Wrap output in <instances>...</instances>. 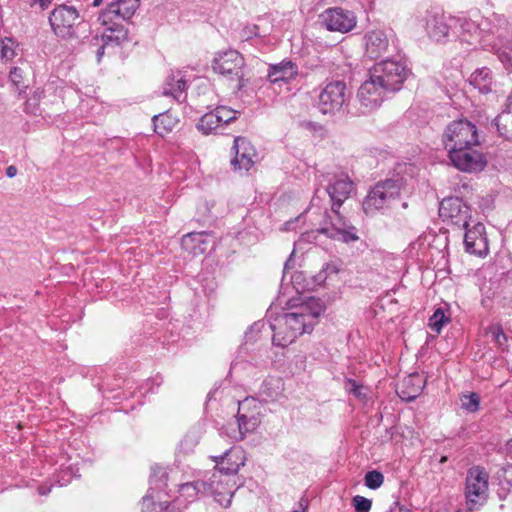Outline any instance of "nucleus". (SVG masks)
Here are the masks:
<instances>
[{"label":"nucleus","instance_id":"nucleus-19","mask_svg":"<svg viewBox=\"0 0 512 512\" xmlns=\"http://www.w3.org/2000/svg\"><path fill=\"white\" fill-rule=\"evenodd\" d=\"M322 23L329 31L346 33L355 27L356 18L352 12L334 7L327 9L322 14Z\"/></svg>","mask_w":512,"mask_h":512},{"label":"nucleus","instance_id":"nucleus-15","mask_svg":"<svg viewBox=\"0 0 512 512\" xmlns=\"http://www.w3.org/2000/svg\"><path fill=\"white\" fill-rule=\"evenodd\" d=\"M439 216L458 228H467L471 220V209L459 197L444 198L439 204Z\"/></svg>","mask_w":512,"mask_h":512},{"label":"nucleus","instance_id":"nucleus-25","mask_svg":"<svg viewBox=\"0 0 512 512\" xmlns=\"http://www.w3.org/2000/svg\"><path fill=\"white\" fill-rule=\"evenodd\" d=\"M298 74L297 65L291 60H283L278 64L270 65L267 71V80L272 84L288 83Z\"/></svg>","mask_w":512,"mask_h":512},{"label":"nucleus","instance_id":"nucleus-4","mask_svg":"<svg viewBox=\"0 0 512 512\" xmlns=\"http://www.w3.org/2000/svg\"><path fill=\"white\" fill-rule=\"evenodd\" d=\"M139 6L140 0H114L100 11L99 23L106 27V31L112 33L111 36L105 37L106 41H115L116 46L128 41L129 31L124 22L134 16Z\"/></svg>","mask_w":512,"mask_h":512},{"label":"nucleus","instance_id":"nucleus-63","mask_svg":"<svg viewBox=\"0 0 512 512\" xmlns=\"http://www.w3.org/2000/svg\"><path fill=\"white\" fill-rule=\"evenodd\" d=\"M148 500H150V496H149V495H145V496L143 497V502H146V501H148Z\"/></svg>","mask_w":512,"mask_h":512},{"label":"nucleus","instance_id":"nucleus-6","mask_svg":"<svg viewBox=\"0 0 512 512\" xmlns=\"http://www.w3.org/2000/svg\"><path fill=\"white\" fill-rule=\"evenodd\" d=\"M406 178L400 173L379 180L369 190L363 201V210L367 215L388 207L391 201L399 199L401 192L406 189Z\"/></svg>","mask_w":512,"mask_h":512},{"label":"nucleus","instance_id":"nucleus-35","mask_svg":"<svg viewBox=\"0 0 512 512\" xmlns=\"http://www.w3.org/2000/svg\"><path fill=\"white\" fill-rule=\"evenodd\" d=\"M485 334L490 335L492 337V340L500 347L503 348L507 345L508 338L506 334L503 331V328L501 324L494 323L489 325L485 329Z\"/></svg>","mask_w":512,"mask_h":512},{"label":"nucleus","instance_id":"nucleus-44","mask_svg":"<svg viewBox=\"0 0 512 512\" xmlns=\"http://www.w3.org/2000/svg\"><path fill=\"white\" fill-rule=\"evenodd\" d=\"M498 59L508 69H512V43L497 51Z\"/></svg>","mask_w":512,"mask_h":512},{"label":"nucleus","instance_id":"nucleus-26","mask_svg":"<svg viewBox=\"0 0 512 512\" xmlns=\"http://www.w3.org/2000/svg\"><path fill=\"white\" fill-rule=\"evenodd\" d=\"M208 232H190L181 239V247L193 256L204 254L209 246Z\"/></svg>","mask_w":512,"mask_h":512},{"label":"nucleus","instance_id":"nucleus-42","mask_svg":"<svg viewBox=\"0 0 512 512\" xmlns=\"http://www.w3.org/2000/svg\"><path fill=\"white\" fill-rule=\"evenodd\" d=\"M9 79L17 90L22 91L27 87L23 81V70L19 67H13L9 72Z\"/></svg>","mask_w":512,"mask_h":512},{"label":"nucleus","instance_id":"nucleus-64","mask_svg":"<svg viewBox=\"0 0 512 512\" xmlns=\"http://www.w3.org/2000/svg\"><path fill=\"white\" fill-rule=\"evenodd\" d=\"M158 472L161 473V477H166V472L162 471L161 469H159Z\"/></svg>","mask_w":512,"mask_h":512},{"label":"nucleus","instance_id":"nucleus-10","mask_svg":"<svg viewBox=\"0 0 512 512\" xmlns=\"http://www.w3.org/2000/svg\"><path fill=\"white\" fill-rule=\"evenodd\" d=\"M442 144L448 152L469 145H481V142L476 125L467 119H460L446 126L442 134Z\"/></svg>","mask_w":512,"mask_h":512},{"label":"nucleus","instance_id":"nucleus-40","mask_svg":"<svg viewBox=\"0 0 512 512\" xmlns=\"http://www.w3.org/2000/svg\"><path fill=\"white\" fill-rule=\"evenodd\" d=\"M461 401L462 408L468 412H476L479 409L480 397L475 392L464 395Z\"/></svg>","mask_w":512,"mask_h":512},{"label":"nucleus","instance_id":"nucleus-45","mask_svg":"<svg viewBox=\"0 0 512 512\" xmlns=\"http://www.w3.org/2000/svg\"><path fill=\"white\" fill-rule=\"evenodd\" d=\"M162 382L163 378L160 375H156L155 377L148 379L145 385L141 387V389L145 390L144 392H141V395H143L144 393H154V387L158 388L162 384Z\"/></svg>","mask_w":512,"mask_h":512},{"label":"nucleus","instance_id":"nucleus-60","mask_svg":"<svg viewBox=\"0 0 512 512\" xmlns=\"http://www.w3.org/2000/svg\"><path fill=\"white\" fill-rule=\"evenodd\" d=\"M216 392H217V389L210 391L207 395V400L210 401Z\"/></svg>","mask_w":512,"mask_h":512},{"label":"nucleus","instance_id":"nucleus-51","mask_svg":"<svg viewBox=\"0 0 512 512\" xmlns=\"http://www.w3.org/2000/svg\"><path fill=\"white\" fill-rule=\"evenodd\" d=\"M34 3H38L42 10H46L52 4V0H33Z\"/></svg>","mask_w":512,"mask_h":512},{"label":"nucleus","instance_id":"nucleus-54","mask_svg":"<svg viewBox=\"0 0 512 512\" xmlns=\"http://www.w3.org/2000/svg\"><path fill=\"white\" fill-rule=\"evenodd\" d=\"M503 503H501L499 505V510L500 511H505V510H509L512 512V505L510 506L508 501H502Z\"/></svg>","mask_w":512,"mask_h":512},{"label":"nucleus","instance_id":"nucleus-36","mask_svg":"<svg viewBox=\"0 0 512 512\" xmlns=\"http://www.w3.org/2000/svg\"><path fill=\"white\" fill-rule=\"evenodd\" d=\"M111 35H112L111 32H108L105 30V32L100 37L98 35H95L91 39V45L98 46V48L96 50V59H97L98 63L102 60V57L104 56L105 47L110 44L116 45L115 41H106L105 40L106 36H111Z\"/></svg>","mask_w":512,"mask_h":512},{"label":"nucleus","instance_id":"nucleus-9","mask_svg":"<svg viewBox=\"0 0 512 512\" xmlns=\"http://www.w3.org/2000/svg\"><path fill=\"white\" fill-rule=\"evenodd\" d=\"M212 69L229 82H235L233 88L241 90L244 87V58L234 50L228 49L217 52L212 60Z\"/></svg>","mask_w":512,"mask_h":512},{"label":"nucleus","instance_id":"nucleus-33","mask_svg":"<svg viewBox=\"0 0 512 512\" xmlns=\"http://www.w3.org/2000/svg\"><path fill=\"white\" fill-rule=\"evenodd\" d=\"M78 468H75L73 465H69L67 467H62L59 473L54 475V481L60 486L68 485L73 478L79 477Z\"/></svg>","mask_w":512,"mask_h":512},{"label":"nucleus","instance_id":"nucleus-39","mask_svg":"<svg viewBox=\"0 0 512 512\" xmlns=\"http://www.w3.org/2000/svg\"><path fill=\"white\" fill-rule=\"evenodd\" d=\"M201 490L205 491V481L187 482L180 485V491L188 497L196 496Z\"/></svg>","mask_w":512,"mask_h":512},{"label":"nucleus","instance_id":"nucleus-5","mask_svg":"<svg viewBox=\"0 0 512 512\" xmlns=\"http://www.w3.org/2000/svg\"><path fill=\"white\" fill-rule=\"evenodd\" d=\"M48 20L53 34L61 40H84L91 31L89 22L81 18L78 10L66 4L57 5Z\"/></svg>","mask_w":512,"mask_h":512},{"label":"nucleus","instance_id":"nucleus-56","mask_svg":"<svg viewBox=\"0 0 512 512\" xmlns=\"http://www.w3.org/2000/svg\"><path fill=\"white\" fill-rule=\"evenodd\" d=\"M122 395H123V397H124V398H127V397H128V396H127V392H126V391H123V392H118V393H116V394L112 395V396H111V398H113V399H115V400H117V399H122Z\"/></svg>","mask_w":512,"mask_h":512},{"label":"nucleus","instance_id":"nucleus-13","mask_svg":"<svg viewBox=\"0 0 512 512\" xmlns=\"http://www.w3.org/2000/svg\"><path fill=\"white\" fill-rule=\"evenodd\" d=\"M481 145H469L465 148L452 149L447 156L457 170L466 173H478L487 166V159L479 150Z\"/></svg>","mask_w":512,"mask_h":512},{"label":"nucleus","instance_id":"nucleus-14","mask_svg":"<svg viewBox=\"0 0 512 512\" xmlns=\"http://www.w3.org/2000/svg\"><path fill=\"white\" fill-rule=\"evenodd\" d=\"M457 34L463 40H481L491 30V22L484 18L478 11L471 15L461 14L456 16Z\"/></svg>","mask_w":512,"mask_h":512},{"label":"nucleus","instance_id":"nucleus-34","mask_svg":"<svg viewBox=\"0 0 512 512\" xmlns=\"http://www.w3.org/2000/svg\"><path fill=\"white\" fill-rule=\"evenodd\" d=\"M450 321V317L447 316L444 312V310L439 307L437 308L433 315L429 318V327L432 331L436 333H440L443 326Z\"/></svg>","mask_w":512,"mask_h":512},{"label":"nucleus","instance_id":"nucleus-1","mask_svg":"<svg viewBox=\"0 0 512 512\" xmlns=\"http://www.w3.org/2000/svg\"><path fill=\"white\" fill-rule=\"evenodd\" d=\"M289 304L293 311L279 313L278 308L271 305L265 318L258 321V333H271L274 346L286 347L299 336L311 333L325 311L322 301L314 297L300 305L292 301Z\"/></svg>","mask_w":512,"mask_h":512},{"label":"nucleus","instance_id":"nucleus-16","mask_svg":"<svg viewBox=\"0 0 512 512\" xmlns=\"http://www.w3.org/2000/svg\"><path fill=\"white\" fill-rule=\"evenodd\" d=\"M456 16L444 13L428 14L426 18V31L428 36L436 42H446L450 36L457 34Z\"/></svg>","mask_w":512,"mask_h":512},{"label":"nucleus","instance_id":"nucleus-22","mask_svg":"<svg viewBox=\"0 0 512 512\" xmlns=\"http://www.w3.org/2000/svg\"><path fill=\"white\" fill-rule=\"evenodd\" d=\"M211 458L216 463L215 472L223 474L224 477L234 476L240 466L244 464L242 451L237 447H231L222 455L212 456Z\"/></svg>","mask_w":512,"mask_h":512},{"label":"nucleus","instance_id":"nucleus-20","mask_svg":"<svg viewBox=\"0 0 512 512\" xmlns=\"http://www.w3.org/2000/svg\"><path fill=\"white\" fill-rule=\"evenodd\" d=\"M465 230L464 245L466 252L477 256H485L488 253V240L485 234V226L477 222L472 227L470 225Z\"/></svg>","mask_w":512,"mask_h":512},{"label":"nucleus","instance_id":"nucleus-21","mask_svg":"<svg viewBox=\"0 0 512 512\" xmlns=\"http://www.w3.org/2000/svg\"><path fill=\"white\" fill-rule=\"evenodd\" d=\"M365 55L376 60L390 52V39L384 30L375 29L364 35Z\"/></svg>","mask_w":512,"mask_h":512},{"label":"nucleus","instance_id":"nucleus-23","mask_svg":"<svg viewBox=\"0 0 512 512\" xmlns=\"http://www.w3.org/2000/svg\"><path fill=\"white\" fill-rule=\"evenodd\" d=\"M256 322H253L246 330L244 342L240 345L236 359L231 364V369H236L241 363H252L256 357V337L254 328Z\"/></svg>","mask_w":512,"mask_h":512},{"label":"nucleus","instance_id":"nucleus-28","mask_svg":"<svg viewBox=\"0 0 512 512\" xmlns=\"http://www.w3.org/2000/svg\"><path fill=\"white\" fill-rule=\"evenodd\" d=\"M494 124L500 136L512 140V95L507 98L505 108L494 119Z\"/></svg>","mask_w":512,"mask_h":512},{"label":"nucleus","instance_id":"nucleus-27","mask_svg":"<svg viewBox=\"0 0 512 512\" xmlns=\"http://www.w3.org/2000/svg\"><path fill=\"white\" fill-rule=\"evenodd\" d=\"M498 488L496 490L497 498L500 501H508L512 505V465L508 464L497 473Z\"/></svg>","mask_w":512,"mask_h":512},{"label":"nucleus","instance_id":"nucleus-55","mask_svg":"<svg viewBox=\"0 0 512 512\" xmlns=\"http://www.w3.org/2000/svg\"><path fill=\"white\" fill-rule=\"evenodd\" d=\"M319 192V190H316L315 192V195L313 196L312 200H311V205L312 206H319L320 205V197L317 195V193Z\"/></svg>","mask_w":512,"mask_h":512},{"label":"nucleus","instance_id":"nucleus-12","mask_svg":"<svg viewBox=\"0 0 512 512\" xmlns=\"http://www.w3.org/2000/svg\"><path fill=\"white\" fill-rule=\"evenodd\" d=\"M165 316L164 309H160L157 314L147 313L142 323V332L145 336L160 341L163 346H169L179 340L180 334L177 332V324L166 322Z\"/></svg>","mask_w":512,"mask_h":512},{"label":"nucleus","instance_id":"nucleus-38","mask_svg":"<svg viewBox=\"0 0 512 512\" xmlns=\"http://www.w3.org/2000/svg\"><path fill=\"white\" fill-rule=\"evenodd\" d=\"M213 111L216 116H219L217 118L220 125L222 126V129H224L226 125L236 120V112L225 106L217 107Z\"/></svg>","mask_w":512,"mask_h":512},{"label":"nucleus","instance_id":"nucleus-41","mask_svg":"<svg viewBox=\"0 0 512 512\" xmlns=\"http://www.w3.org/2000/svg\"><path fill=\"white\" fill-rule=\"evenodd\" d=\"M15 42L12 38H5L0 44V56L2 59L11 60L15 56Z\"/></svg>","mask_w":512,"mask_h":512},{"label":"nucleus","instance_id":"nucleus-7","mask_svg":"<svg viewBox=\"0 0 512 512\" xmlns=\"http://www.w3.org/2000/svg\"><path fill=\"white\" fill-rule=\"evenodd\" d=\"M489 474L482 466H472L465 479V503L468 512L480 510L489 497Z\"/></svg>","mask_w":512,"mask_h":512},{"label":"nucleus","instance_id":"nucleus-57","mask_svg":"<svg viewBox=\"0 0 512 512\" xmlns=\"http://www.w3.org/2000/svg\"><path fill=\"white\" fill-rule=\"evenodd\" d=\"M505 448L507 454H509L512 458V438L509 441H507Z\"/></svg>","mask_w":512,"mask_h":512},{"label":"nucleus","instance_id":"nucleus-49","mask_svg":"<svg viewBox=\"0 0 512 512\" xmlns=\"http://www.w3.org/2000/svg\"><path fill=\"white\" fill-rule=\"evenodd\" d=\"M294 255H295V251H292L289 258L284 263V273H286L289 269H292L294 267V261H293Z\"/></svg>","mask_w":512,"mask_h":512},{"label":"nucleus","instance_id":"nucleus-62","mask_svg":"<svg viewBox=\"0 0 512 512\" xmlns=\"http://www.w3.org/2000/svg\"><path fill=\"white\" fill-rule=\"evenodd\" d=\"M115 389L112 388V389H109L108 387L107 388H104V386L101 387V391L103 392V394L106 392V391H109V392H113Z\"/></svg>","mask_w":512,"mask_h":512},{"label":"nucleus","instance_id":"nucleus-37","mask_svg":"<svg viewBox=\"0 0 512 512\" xmlns=\"http://www.w3.org/2000/svg\"><path fill=\"white\" fill-rule=\"evenodd\" d=\"M384 483V475L378 470H371L365 474L364 484L371 490L380 488Z\"/></svg>","mask_w":512,"mask_h":512},{"label":"nucleus","instance_id":"nucleus-46","mask_svg":"<svg viewBox=\"0 0 512 512\" xmlns=\"http://www.w3.org/2000/svg\"><path fill=\"white\" fill-rule=\"evenodd\" d=\"M346 388L354 396H356V397H360L361 396L362 386L360 384H358L356 380L350 379V378L347 379L346 380Z\"/></svg>","mask_w":512,"mask_h":512},{"label":"nucleus","instance_id":"nucleus-29","mask_svg":"<svg viewBox=\"0 0 512 512\" xmlns=\"http://www.w3.org/2000/svg\"><path fill=\"white\" fill-rule=\"evenodd\" d=\"M469 84L482 94H487L492 90L493 77L492 71L487 67L476 69L469 77Z\"/></svg>","mask_w":512,"mask_h":512},{"label":"nucleus","instance_id":"nucleus-17","mask_svg":"<svg viewBox=\"0 0 512 512\" xmlns=\"http://www.w3.org/2000/svg\"><path fill=\"white\" fill-rule=\"evenodd\" d=\"M234 486L235 483H230V477H224L223 474L214 471L205 481V492L211 494L217 503L226 508L230 506L236 491Z\"/></svg>","mask_w":512,"mask_h":512},{"label":"nucleus","instance_id":"nucleus-31","mask_svg":"<svg viewBox=\"0 0 512 512\" xmlns=\"http://www.w3.org/2000/svg\"><path fill=\"white\" fill-rule=\"evenodd\" d=\"M217 117L218 116H216L214 111L204 114L196 124L197 129L203 135L223 134L222 126L220 125Z\"/></svg>","mask_w":512,"mask_h":512},{"label":"nucleus","instance_id":"nucleus-50","mask_svg":"<svg viewBox=\"0 0 512 512\" xmlns=\"http://www.w3.org/2000/svg\"><path fill=\"white\" fill-rule=\"evenodd\" d=\"M17 172H18V170H17L16 166H14V165H10L6 168V176L8 178L15 177L17 175Z\"/></svg>","mask_w":512,"mask_h":512},{"label":"nucleus","instance_id":"nucleus-8","mask_svg":"<svg viewBox=\"0 0 512 512\" xmlns=\"http://www.w3.org/2000/svg\"><path fill=\"white\" fill-rule=\"evenodd\" d=\"M235 418V422H229L221 428V434H225L230 439L238 441L256 429L255 396H248L244 400L238 401V411Z\"/></svg>","mask_w":512,"mask_h":512},{"label":"nucleus","instance_id":"nucleus-32","mask_svg":"<svg viewBox=\"0 0 512 512\" xmlns=\"http://www.w3.org/2000/svg\"><path fill=\"white\" fill-rule=\"evenodd\" d=\"M186 87V80L180 76V73H178L177 76L172 74L166 79L163 87V95L171 96L179 100L181 94L186 90Z\"/></svg>","mask_w":512,"mask_h":512},{"label":"nucleus","instance_id":"nucleus-52","mask_svg":"<svg viewBox=\"0 0 512 512\" xmlns=\"http://www.w3.org/2000/svg\"><path fill=\"white\" fill-rule=\"evenodd\" d=\"M329 268V266L327 265L326 268H324L322 271H320L317 275H316V281L318 283H321V282H324L326 280V270Z\"/></svg>","mask_w":512,"mask_h":512},{"label":"nucleus","instance_id":"nucleus-18","mask_svg":"<svg viewBox=\"0 0 512 512\" xmlns=\"http://www.w3.org/2000/svg\"><path fill=\"white\" fill-rule=\"evenodd\" d=\"M231 150L235 153L230 164L235 172L245 175L253 167V157L256 151L253 145L245 137H235Z\"/></svg>","mask_w":512,"mask_h":512},{"label":"nucleus","instance_id":"nucleus-47","mask_svg":"<svg viewBox=\"0 0 512 512\" xmlns=\"http://www.w3.org/2000/svg\"><path fill=\"white\" fill-rule=\"evenodd\" d=\"M38 100H39V97H34L33 99L27 100L24 104V111L26 113H31V114L36 115L37 111L39 109L38 103H37Z\"/></svg>","mask_w":512,"mask_h":512},{"label":"nucleus","instance_id":"nucleus-58","mask_svg":"<svg viewBox=\"0 0 512 512\" xmlns=\"http://www.w3.org/2000/svg\"><path fill=\"white\" fill-rule=\"evenodd\" d=\"M174 511V505L172 503H169L161 510V512H173Z\"/></svg>","mask_w":512,"mask_h":512},{"label":"nucleus","instance_id":"nucleus-30","mask_svg":"<svg viewBox=\"0 0 512 512\" xmlns=\"http://www.w3.org/2000/svg\"><path fill=\"white\" fill-rule=\"evenodd\" d=\"M154 132L161 137L170 133L178 123L169 110L156 114L152 117Z\"/></svg>","mask_w":512,"mask_h":512},{"label":"nucleus","instance_id":"nucleus-53","mask_svg":"<svg viewBox=\"0 0 512 512\" xmlns=\"http://www.w3.org/2000/svg\"><path fill=\"white\" fill-rule=\"evenodd\" d=\"M299 509L293 510V512H304L307 508V501L303 498L299 502Z\"/></svg>","mask_w":512,"mask_h":512},{"label":"nucleus","instance_id":"nucleus-2","mask_svg":"<svg viewBox=\"0 0 512 512\" xmlns=\"http://www.w3.org/2000/svg\"><path fill=\"white\" fill-rule=\"evenodd\" d=\"M410 69L402 60L385 59L375 63L369 70V79L357 92L360 104L367 109L379 107L389 94L399 91Z\"/></svg>","mask_w":512,"mask_h":512},{"label":"nucleus","instance_id":"nucleus-61","mask_svg":"<svg viewBox=\"0 0 512 512\" xmlns=\"http://www.w3.org/2000/svg\"><path fill=\"white\" fill-rule=\"evenodd\" d=\"M103 0H93L92 2V6L93 7H98L100 6V4L102 3Z\"/></svg>","mask_w":512,"mask_h":512},{"label":"nucleus","instance_id":"nucleus-3","mask_svg":"<svg viewBox=\"0 0 512 512\" xmlns=\"http://www.w3.org/2000/svg\"><path fill=\"white\" fill-rule=\"evenodd\" d=\"M354 189V182L345 174L334 175L328 180L325 192L330 197L331 210L336 215V219L318 228L319 233L343 243H351L359 239L357 229L339 214L340 207L350 197Z\"/></svg>","mask_w":512,"mask_h":512},{"label":"nucleus","instance_id":"nucleus-11","mask_svg":"<svg viewBox=\"0 0 512 512\" xmlns=\"http://www.w3.org/2000/svg\"><path fill=\"white\" fill-rule=\"evenodd\" d=\"M350 100V92L346 83L335 80L327 83L318 95L317 107L324 115H335L346 107Z\"/></svg>","mask_w":512,"mask_h":512},{"label":"nucleus","instance_id":"nucleus-24","mask_svg":"<svg viewBox=\"0 0 512 512\" xmlns=\"http://www.w3.org/2000/svg\"><path fill=\"white\" fill-rule=\"evenodd\" d=\"M424 385L419 374H410L397 386L396 393L403 401L412 402L422 393Z\"/></svg>","mask_w":512,"mask_h":512},{"label":"nucleus","instance_id":"nucleus-48","mask_svg":"<svg viewBox=\"0 0 512 512\" xmlns=\"http://www.w3.org/2000/svg\"><path fill=\"white\" fill-rule=\"evenodd\" d=\"M300 126L310 131H320L323 129L322 125L313 121H302L300 123Z\"/></svg>","mask_w":512,"mask_h":512},{"label":"nucleus","instance_id":"nucleus-43","mask_svg":"<svg viewBox=\"0 0 512 512\" xmlns=\"http://www.w3.org/2000/svg\"><path fill=\"white\" fill-rule=\"evenodd\" d=\"M352 504L355 512H370L372 507V500L360 495H356L352 499Z\"/></svg>","mask_w":512,"mask_h":512},{"label":"nucleus","instance_id":"nucleus-59","mask_svg":"<svg viewBox=\"0 0 512 512\" xmlns=\"http://www.w3.org/2000/svg\"><path fill=\"white\" fill-rule=\"evenodd\" d=\"M49 492H50V488H47V489H46V488H44V487H42V486H41V487H39V493H40L41 495H46V494H47V493H49Z\"/></svg>","mask_w":512,"mask_h":512}]
</instances>
